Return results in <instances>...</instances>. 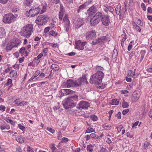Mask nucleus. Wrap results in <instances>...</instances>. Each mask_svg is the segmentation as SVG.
I'll return each mask as SVG.
<instances>
[{"label": "nucleus", "mask_w": 152, "mask_h": 152, "mask_svg": "<svg viewBox=\"0 0 152 152\" xmlns=\"http://www.w3.org/2000/svg\"><path fill=\"white\" fill-rule=\"evenodd\" d=\"M104 76V73L102 71H99L92 75L90 80L91 83L97 84L99 86L102 82V80Z\"/></svg>", "instance_id": "nucleus-1"}, {"label": "nucleus", "mask_w": 152, "mask_h": 152, "mask_svg": "<svg viewBox=\"0 0 152 152\" xmlns=\"http://www.w3.org/2000/svg\"><path fill=\"white\" fill-rule=\"evenodd\" d=\"M77 98V96L75 95L65 99L62 102L64 108L68 109L75 107L76 104L74 103L73 99H76Z\"/></svg>", "instance_id": "nucleus-2"}, {"label": "nucleus", "mask_w": 152, "mask_h": 152, "mask_svg": "<svg viewBox=\"0 0 152 152\" xmlns=\"http://www.w3.org/2000/svg\"><path fill=\"white\" fill-rule=\"evenodd\" d=\"M33 26L32 24L26 25L22 29L21 34L26 38H28L33 32Z\"/></svg>", "instance_id": "nucleus-3"}, {"label": "nucleus", "mask_w": 152, "mask_h": 152, "mask_svg": "<svg viewBox=\"0 0 152 152\" xmlns=\"http://www.w3.org/2000/svg\"><path fill=\"white\" fill-rule=\"evenodd\" d=\"M49 18L47 16L42 15L37 17L36 19L35 22L36 23L40 26L45 25L47 22Z\"/></svg>", "instance_id": "nucleus-4"}, {"label": "nucleus", "mask_w": 152, "mask_h": 152, "mask_svg": "<svg viewBox=\"0 0 152 152\" xmlns=\"http://www.w3.org/2000/svg\"><path fill=\"white\" fill-rule=\"evenodd\" d=\"M15 17L12 14H8L5 15L3 17V20L6 23H10L14 21Z\"/></svg>", "instance_id": "nucleus-5"}, {"label": "nucleus", "mask_w": 152, "mask_h": 152, "mask_svg": "<svg viewBox=\"0 0 152 152\" xmlns=\"http://www.w3.org/2000/svg\"><path fill=\"white\" fill-rule=\"evenodd\" d=\"M41 9V7L40 6H39L36 8H35V9H31L29 10V12H27L26 14V15L28 16V17H30V15H28L27 13L30 14L32 13L31 14V16L34 17L37 15L39 13V12L40 11Z\"/></svg>", "instance_id": "nucleus-6"}, {"label": "nucleus", "mask_w": 152, "mask_h": 152, "mask_svg": "<svg viewBox=\"0 0 152 152\" xmlns=\"http://www.w3.org/2000/svg\"><path fill=\"white\" fill-rule=\"evenodd\" d=\"M64 86L65 88H69L71 87L77 86V85L76 80H73L72 79L68 80L65 83Z\"/></svg>", "instance_id": "nucleus-7"}, {"label": "nucleus", "mask_w": 152, "mask_h": 152, "mask_svg": "<svg viewBox=\"0 0 152 152\" xmlns=\"http://www.w3.org/2000/svg\"><path fill=\"white\" fill-rule=\"evenodd\" d=\"M101 20L102 24L106 26H109L110 23L109 16L107 15L102 17Z\"/></svg>", "instance_id": "nucleus-8"}, {"label": "nucleus", "mask_w": 152, "mask_h": 152, "mask_svg": "<svg viewBox=\"0 0 152 152\" xmlns=\"http://www.w3.org/2000/svg\"><path fill=\"white\" fill-rule=\"evenodd\" d=\"M79 109L82 108L83 109H87L90 106V104L87 102L82 101L80 102L79 103Z\"/></svg>", "instance_id": "nucleus-9"}, {"label": "nucleus", "mask_w": 152, "mask_h": 152, "mask_svg": "<svg viewBox=\"0 0 152 152\" xmlns=\"http://www.w3.org/2000/svg\"><path fill=\"white\" fill-rule=\"evenodd\" d=\"M96 36V33L95 30H92L86 33V38L87 40H90L94 38Z\"/></svg>", "instance_id": "nucleus-10"}, {"label": "nucleus", "mask_w": 152, "mask_h": 152, "mask_svg": "<svg viewBox=\"0 0 152 152\" xmlns=\"http://www.w3.org/2000/svg\"><path fill=\"white\" fill-rule=\"evenodd\" d=\"M86 42H82L80 40L76 41L75 48L79 50H82L84 49V46Z\"/></svg>", "instance_id": "nucleus-11"}, {"label": "nucleus", "mask_w": 152, "mask_h": 152, "mask_svg": "<svg viewBox=\"0 0 152 152\" xmlns=\"http://www.w3.org/2000/svg\"><path fill=\"white\" fill-rule=\"evenodd\" d=\"M77 83V86H79L82 84V83H88V82L87 80L85 75H84L82 77H80L77 80H76Z\"/></svg>", "instance_id": "nucleus-12"}, {"label": "nucleus", "mask_w": 152, "mask_h": 152, "mask_svg": "<svg viewBox=\"0 0 152 152\" xmlns=\"http://www.w3.org/2000/svg\"><path fill=\"white\" fill-rule=\"evenodd\" d=\"M100 21V19L96 16H93L90 20V24L91 26H94L96 25Z\"/></svg>", "instance_id": "nucleus-13"}, {"label": "nucleus", "mask_w": 152, "mask_h": 152, "mask_svg": "<svg viewBox=\"0 0 152 152\" xmlns=\"http://www.w3.org/2000/svg\"><path fill=\"white\" fill-rule=\"evenodd\" d=\"M96 8L95 6H93L90 7L87 10V12L89 16H93L96 13Z\"/></svg>", "instance_id": "nucleus-14"}, {"label": "nucleus", "mask_w": 152, "mask_h": 152, "mask_svg": "<svg viewBox=\"0 0 152 152\" xmlns=\"http://www.w3.org/2000/svg\"><path fill=\"white\" fill-rule=\"evenodd\" d=\"M75 28H78L83 24V20L82 19L79 18L75 21Z\"/></svg>", "instance_id": "nucleus-15"}, {"label": "nucleus", "mask_w": 152, "mask_h": 152, "mask_svg": "<svg viewBox=\"0 0 152 152\" xmlns=\"http://www.w3.org/2000/svg\"><path fill=\"white\" fill-rule=\"evenodd\" d=\"M10 77L13 80H15L17 77V71L12 69L11 70L10 73Z\"/></svg>", "instance_id": "nucleus-16"}, {"label": "nucleus", "mask_w": 152, "mask_h": 152, "mask_svg": "<svg viewBox=\"0 0 152 152\" xmlns=\"http://www.w3.org/2000/svg\"><path fill=\"white\" fill-rule=\"evenodd\" d=\"M140 95V93L139 92H137V91H135L134 92L133 95V98L135 101H136L139 99Z\"/></svg>", "instance_id": "nucleus-17"}, {"label": "nucleus", "mask_w": 152, "mask_h": 152, "mask_svg": "<svg viewBox=\"0 0 152 152\" xmlns=\"http://www.w3.org/2000/svg\"><path fill=\"white\" fill-rule=\"evenodd\" d=\"M21 42L18 39H16L15 40H12V42H11V43L13 45H15L14 46V47H17L18 45Z\"/></svg>", "instance_id": "nucleus-18"}, {"label": "nucleus", "mask_w": 152, "mask_h": 152, "mask_svg": "<svg viewBox=\"0 0 152 152\" xmlns=\"http://www.w3.org/2000/svg\"><path fill=\"white\" fill-rule=\"evenodd\" d=\"M47 4L46 2L45 1H42V10L41 12V13H43L45 12L46 10V7Z\"/></svg>", "instance_id": "nucleus-19"}, {"label": "nucleus", "mask_w": 152, "mask_h": 152, "mask_svg": "<svg viewBox=\"0 0 152 152\" xmlns=\"http://www.w3.org/2000/svg\"><path fill=\"white\" fill-rule=\"evenodd\" d=\"M98 42L99 44H102L105 42L107 40V38L106 36H102L100 38H98Z\"/></svg>", "instance_id": "nucleus-20"}, {"label": "nucleus", "mask_w": 152, "mask_h": 152, "mask_svg": "<svg viewBox=\"0 0 152 152\" xmlns=\"http://www.w3.org/2000/svg\"><path fill=\"white\" fill-rule=\"evenodd\" d=\"M6 32L4 28L2 27H0V38L5 36Z\"/></svg>", "instance_id": "nucleus-21"}, {"label": "nucleus", "mask_w": 152, "mask_h": 152, "mask_svg": "<svg viewBox=\"0 0 152 152\" xmlns=\"http://www.w3.org/2000/svg\"><path fill=\"white\" fill-rule=\"evenodd\" d=\"M118 53L116 49H114L112 59L113 61H115L117 58Z\"/></svg>", "instance_id": "nucleus-22"}, {"label": "nucleus", "mask_w": 152, "mask_h": 152, "mask_svg": "<svg viewBox=\"0 0 152 152\" xmlns=\"http://www.w3.org/2000/svg\"><path fill=\"white\" fill-rule=\"evenodd\" d=\"M121 6L120 5H118L116 7L115 10L116 14L117 15H119V16H121Z\"/></svg>", "instance_id": "nucleus-23"}, {"label": "nucleus", "mask_w": 152, "mask_h": 152, "mask_svg": "<svg viewBox=\"0 0 152 152\" xmlns=\"http://www.w3.org/2000/svg\"><path fill=\"white\" fill-rule=\"evenodd\" d=\"M15 45H13L11 43H8L6 47V50L7 52L10 50L12 48H14Z\"/></svg>", "instance_id": "nucleus-24"}, {"label": "nucleus", "mask_w": 152, "mask_h": 152, "mask_svg": "<svg viewBox=\"0 0 152 152\" xmlns=\"http://www.w3.org/2000/svg\"><path fill=\"white\" fill-rule=\"evenodd\" d=\"M134 29H135L136 31L140 32L141 30L140 27L134 22L132 23Z\"/></svg>", "instance_id": "nucleus-25"}, {"label": "nucleus", "mask_w": 152, "mask_h": 152, "mask_svg": "<svg viewBox=\"0 0 152 152\" xmlns=\"http://www.w3.org/2000/svg\"><path fill=\"white\" fill-rule=\"evenodd\" d=\"M63 91H64V92L65 93L66 95H68L70 94H73L74 91L66 89H63Z\"/></svg>", "instance_id": "nucleus-26"}, {"label": "nucleus", "mask_w": 152, "mask_h": 152, "mask_svg": "<svg viewBox=\"0 0 152 152\" xmlns=\"http://www.w3.org/2000/svg\"><path fill=\"white\" fill-rule=\"evenodd\" d=\"M19 53L23 54H26L27 56L28 52L24 47H22L19 50Z\"/></svg>", "instance_id": "nucleus-27"}, {"label": "nucleus", "mask_w": 152, "mask_h": 152, "mask_svg": "<svg viewBox=\"0 0 152 152\" xmlns=\"http://www.w3.org/2000/svg\"><path fill=\"white\" fill-rule=\"evenodd\" d=\"M51 68L55 71L58 70L59 69V66L56 64H53Z\"/></svg>", "instance_id": "nucleus-28"}, {"label": "nucleus", "mask_w": 152, "mask_h": 152, "mask_svg": "<svg viewBox=\"0 0 152 152\" xmlns=\"http://www.w3.org/2000/svg\"><path fill=\"white\" fill-rule=\"evenodd\" d=\"M63 21L65 23H70V21L68 18V15L66 14L64 17L63 19Z\"/></svg>", "instance_id": "nucleus-29"}, {"label": "nucleus", "mask_w": 152, "mask_h": 152, "mask_svg": "<svg viewBox=\"0 0 152 152\" xmlns=\"http://www.w3.org/2000/svg\"><path fill=\"white\" fill-rule=\"evenodd\" d=\"M50 147L52 152H56L57 148L55 147V144L51 143L50 145Z\"/></svg>", "instance_id": "nucleus-30"}, {"label": "nucleus", "mask_w": 152, "mask_h": 152, "mask_svg": "<svg viewBox=\"0 0 152 152\" xmlns=\"http://www.w3.org/2000/svg\"><path fill=\"white\" fill-rule=\"evenodd\" d=\"M119 102L116 99H113L112 100L110 104L112 105H117L118 104Z\"/></svg>", "instance_id": "nucleus-31"}, {"label": "nucleus", "mask_w": 152, "mask_h": 152, "mask_svg": "<svg viewBox=\"0 0 152 152\" xmlns=\"http://www.w3.org/2000/svg\"><path fill=\"white\" fill-rule=\"evenodd\" d=\"M146 53V51L145 50H142L140 52V55L141 56V58L140 60V62H141L144 56Z\"/></svg>", "instance_id": "nucleus-32"}, {"label": "nucleus", "mask_w": 152, "mask_h": 152, "mask_svg": "<svg viewBox=\"0 0 152 152\" xmlns=\"http://www.w3.org/2000/svg\"><path fill=\"white\" fill-rule=\"evenodd\" d=\"M64 9L61 8V9L59 13V18L61 20H62L64 15Z\"/></svg>", "instance_id": "nucleus-33"}, {"label": "nucleus", "mask_w": 152, "mask_h": 152, "mask_svg": "<svg viewBox=\"0 0 152 152\" xmlns=\"http://www.w3.org/2000/svg\"><path fill=\"white\" fill-rule=\"evenodd\" d=\"M86 3H84L79 7L78 9L77 10L78 13H79L80 11L81 10H83L85 8L86 6Z\"/></svg>", "instance_id": "nucleus-34"}, {"label": "nucleus", "mask_w": 152, "mask_h": 152, "mask_svg": "<svg viewBox=\"0 0 152 152\" xmlns=\"http://www.w3.org/2000/svg\"><path fill=\"white\" fill-rule=\"evenodd\" d=\"M16 140L20 143H22L24 142V140L23 138L20 136H18L16 138Z\"/></svg>", "instance_id": "nucleus-35"}, {"label": "nucleus", "mask_w": 152, "mask_h": 152, "mask_svg": "<svg viewBox=\"0 0 152 152\" xmlns=\"http://www.w3.org/2000/svg\"><path fill=\"white\" fill-rule=\"evenodd\" d=\"M150 145V143L147 141H145L142 147L143 149H145L147 148Z\"/></svg>", "instance_id": "nucleus-36"}, {"label": "nucleus", "mask_w": 152, "mask_h": 152, "mask_svg": "<svg viewBox=\"0 0 152 152\" xmlns=\"http://www.w3.org/2000/svg\"><path fill=\"white\" fill-rule=\"evenodd\" d=\"M94 16H96V17H97V18H98L100 19L101 17H102L103 16H102V12H99L95 13Z\"/></svg>", "instance_id": "nucleus-37"}, {"label": "nucleus", "mask_w": 152, "mask_h": 152, "mask_svg": "<svg viewBox=\"0 0 152 152\" xmlns=\"http://www.w3.org/2000/svg\"><path fill=\"white\" fill-rule=\"evenodd\" d=\"M137 54V52H134L132 51L129 55V57L130 58H134L136 57L135 55L136 54Z\"/></svg>", "instance_id": "nucleus-38"}, {"label": "nucleus", "mask_w": 152, "mask_h": 152, "mask_svg": "<svg viewBox=\"0 0 152 152\" xmlns=\"http://www.w3.org/2000/svg\"><path fill=\"white\" fill-rule=\"evenodd\" d=\"M6 121L8 123L11 124L12 125L14 126L15 125V121H12L11 119L7 118Z\"/></svg>", "instance_id": "nucleus-39"}, {"label": "nucleus", "mask_w": 152, "mask_h": 152, "mask_svg": "<svg viewBox=\"0 0 152 152\" xmlns=\"http://www.w3.org/2000/svg\"><path fill=\"white\" fill-rule=\"evenodd\" d=\"M33 0H26L25 4L27 6H30L31 4L33 2Z\"/></svg>", "instance_id": "nucleus-40"}, {"label": "nucleus", "mask_w": 152, "mask_h": 152, "mask_svg": "<svg viewBox=\"0 0 152 152\" xmlns=\"http://www.w3.org/2000/svg\"><path fill=\"white\" fill-rule=\"evenodd\" d=\"M103 127L106 130H109L110 129L111 126L109 124H105L103 125Z\"/></svg>", "instance_id": "nucleus-41"}, {"label": "nucleus", "mask_w": 152, "mask_h": 152, "mask_svg": "<svg viewBox=\"0 0 152 152\" xmlns=\"http://www.w3.org/2000/svg\"><path fill=\"white\" fill-rule=\"evenodd\" d=\"M90 117L91 119L94 121H96L98 119L97 116L94 115H91Z\"/></svg>", "instance_id": "nucleus-42"}, {"label": "nucleus", "mask_w": 152, "mask_h": 152, "mask_svg": "<svg viewBox=\"0 0 152 152\" xmlns=\"http://www.w3.org/2000/svg\"><path fill=\"white\" fill-rule=\"evenodd\" d=\"M87 150L90 152H92L93 149L92 148V146L91 145H88L87 147Z\"/></svg>", "instance_id": "nucleus-43"}, {"label": "nucleus", "mask_w": 152, "mask_h": 152, "mask_svg": "<svg viewBox=\"0 0 152 152\" xmlns=\"http://www.w3.org/2000/svg\"><path fill=\"white\" fill-rule=\"evenodd\" d=\"M94 131L95 130L93 128L89 127L87 129L86 133H90L93 132H94Z\"/></svg>", "instance_id": "nucleus-44"}, {"label": "nucleus", "mask_w": 152, "mask_h": 152, "mask_svg": "<svg viewBox=\"0 0 152 152\" xmlns=\"http://www.w3.org/2000/svg\"><path fill=\"white\" fill-rule=\"evenodd\" d=\"M70 23H65L64 28L66 29L65 30L68 31L69 30Z\"/></svg>", "instance_id": "nucleus-45"}, {"label": "nucleus", "mask_w": 152, "mask_h": 152, "mask_svg": "<svg viewBox=\"0 0 152 152\" xmlns=\"http://www.w3.org/2000/svg\"><path fill=\"white\" fill-rule=\"evenodd\" d=\"M43 56V54L40 53L39 55H38L35 58L34 60H39V59L41 58H42Z\"/></svg>", "instance_id": "nucleus-46"}, {"label": "nucleus", "mask_w": 152, "mask_h": 152, "mask_svg": "<svg viewBox=\"0 0 152 152\" xmlns=\"http://www.w3.org/2000/svg\"><path fill=\"white\" fill-rule=\"evenodd\" d=\"M129 106L127 102L123 103L122 105V106L123 108H127Z\"/></svg>", "instance_id": "nucleus-47"}, {"label": "nucleus", "mask_w": 152, "mask_h": 152, "mask_svg": "<svg viewBox=\"0 0 152 152\" xmlns=\"http://www.w3.org/2000/svg\"><path fill=\"white\" fill-rule=\"evenodd\" d=\"M27 104V102L24 101H23L20 102V103H19V105L18 106H23L24 105H26Z\"/></svg>", "instance_id": "nucleus-48"}, {"label": "nucleus", "mask_w": 152, "mask_h": 152, "mask_svg": "<svg viewBox=\"0 0 152 152\" xmlns=\"http://www.w3.org/2000/svg\"><path fill=\"white\" fill-rule=\"evenodd\" d=\"M121 36L123 38L121 40V41L123 42H124L126 39V34H123L121 35Z\"/></svg>", "instance_id": "nucleus-49"}, {"label": "nucleus", "mask_w": 152, "mask_h": 152, "mask_svg": "<svg viewBox=\"0 0 152 152\" xmlns=\"http://www.w3.org/2000/svg\"><path fill=\"white\" fill-rule=\"evenodd\" d=\"M121 113L120 112H118L117 114L115 115V117H117L118 119H119L121 118Z\"/></svg>", "instance_id": "nucleus-50"}, {"label": "nucleus", "mask_w": 152, "mask_h": 152, "mask_svg": "<svg viewBox=\"0 0 152 152\" xmlns=\"http://www.w3.org/2000/svg\"><path fill=\"white\" fill-rule=\"evenodd\" d=\"M133 71L131 70H129L128 72V75L130 77H132L133 75Z\"/></svg>", "instance_id": "nucleus-51"}, {"label": "nucleus", "mask_w": 152, "mask_h": 152, "mask_svg": "<svg viewBox=\"0 0 152 152\" xmlns=\"http://www.w3.org/2000/svg\"><path fill=\"white\" fill-rule=\"evenodd\" d=\"M141 7L144 11H145L146 10V8L145 4L144 3H142L141 5Z\"/></svg>", "instance_id": "nucleus-52"}, {"label": "nucleus", "mask_w": 152, "mask_h": 152, "mask_svg": "<svg viewBox=\"0 0 152 152\" xmlns=\"http://www.w3.org/2000/svg\"><path fill=\"white\" fill-rule=\"evenodd\" d=\"M12 80L11 79H8L6 83V86H8L12 83Z\"/></svg>", "instance_id": "nucleus-53"}, {"label": "nucleus", "mask_w": 152, "mask_h": 152, "mask_svg": "<svg viewBox=\"0 0 152 152\" xmlns=\"http://www.w3.org/2000/svg\"><path fill=\"white\" fill-rule=\"evenodd\" d=\"M98 39L93 40L92 42V44L93 45H96L99 44L98 42Z\"/></svg>", "instance_id": "nucleus-54"}, {"label": "nucleus", "mask_w": 152, "mask_h": 152, "mask_svg": "<svg viewBox=\"0 0 152 152\" xmlns=\"http://www.w3.org/2000/svg\"><path fill=\"white\" fill-rule=\"evenodd\" d=\"M129 111L128 109H126L123 110L122 111V114L123 115H125Z\"/></svg>", "instance_id": "nucleus-55"}, {"label": "nucleus", "mask_w": 152, "mask_h": 152, "mask_svg": "<svg viewBox=\"0 0 152 152\" xmlns=\"http://www.w3.org/2000/svg\"><path fill=\"white\" fill-rule=\"evenodd\" d=\"M107 6L108 9L109 11L111 12L113 11L114 9L112 7L108 6Z\"/></svg>", "instance_id": "nucleus-56"}, {"label": "nucleus", "mask_w": 152, "mask_h": 152, "mask_svg": "<svg viewBox=\"0 0 152 152\" xmlns=\"http://www.w3.org/2000/svg\"><path fill=\"white\" fill-rule=\"evenodd\" d=\"M20 102L19 99H16L14 102L15 103V104L17 105V106H18L19 105V103H20Z\"/></svg>", "instance_id": "nucleus-57"}, {"label": "nucleus", "mask_w": 152, "mask_h": 152, "mask_svg": "<svg viewBox=\"0 0 152 152\" xmlns=\"http://www.w3.org/2000/svg\"><path fill=\"white\" fill-rule=\"evenodd\" d=\"M96 69L97 70L99 71H101L102 70H104V68L103 67H101L100 66H97L96 67Z\"/></svg>", "instance_id": "nucleus-58"}, {"label": "nucleus", "mask_w": 152, "mask_h": 152, "mask_svg": "<svg viewBox=\"0 0 152 152\" xmlns=\"http://www.w3.org/2000/svg\"><path fill=\"white\" fill-rule=\"evenodd\" d=\"M6 109L5 107L4 106L1 105L0 106V110L3 112L5 111Z\"/></svg>", "instance_id": "nucleus-59"}, {"label": "nucleus", "mask_w": 152, "mask_h": 152, "mask_svg": "<svg viewBox=\"0 0 152 152\" xmlns=\"http://www.w3.org/2000/svg\"><path fill=\"white\" fill-rule=\"evenodd\" d=\"M137 23L139 25H140V26H142L143 25V23H142V21L140 19H137Z\"/></svg>", "instance_id": "nucleus-60"}, {"label": "nucleus", "mask_w": 152, "mask_h": 152, "mask_svg": "<svg viewBox=\"0 0 152 152\" xmlns=\"http://www.w3.org/2000/svg\"><path fill=\"white\" fill-rule=\"evenodd\" d=\"M47 130L52 133H53L55 132V130L51 128H47Z\"/></svg>", "instance_id": "nucleus-61"}, {"label": "nucleus", "mask_w": 152, "mask_h": 152, "mask_svg": "<svg viewBox=\"0 0 152 152\" xmlns=\"http://www.w3.org/2000/svg\"><path fill=\"white\" fill-rule=\"evenodd\" d=\"M50 28V27H46L44 29V32L45 33H48L49 31Z\"/></svg>", "instance_id": "nucleus-62"}, {"label": "nucleus", "mask_w": 152, "mask_h": 152, "mask_svg": "<svg viewBox=\"0 0 152 152\" xmlns=\"http://www.w3.org/2000/svg\"><path fill=\"white\" fill-rule=\"evenodd\" d=\"M148 12L149 13H152V8L151 7H149L147 9Z\"/></svg>", "instance_id": "nucleus-63"}, {"label": "nucleus", "mask_w": 152, "mask_h": 152, "mask_svg": "<svg viewBox=\"0 0 152 152\" xmlns=\"http://www.w3.org/2000/svg\"><path fill=\"white\" fill-rule=\"evenodd\" d=\"M107 149L104 148L102 147L100 150L101 152H107Z\"/></svg>", "instance_id": "nucleus-64"}]
</instances>
